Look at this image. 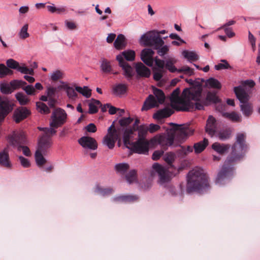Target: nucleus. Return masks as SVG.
<instances>
[{
  "label": "nucleus",
  "mask_w": 260,
  "mask_h": 260,
  "mask_svg": "<svg viewBox=\"0 0 260 260\" xmlns=\"http://www.w3.org/2000/svg\"><path fill=\"white\" fill-rule=\"evenodd\" d=\"M154 61L156 66L159 68L157 71L153 73V79L155 81H159L162 77L163 70L165 68V60L160 59L156 57L154 58Z\"/></svg>",
  "instance_id": "4be33fe9"
},
{
  "label": "nucleus",
  "mask_w": 260,
  "mask_h": 260,
  "mask_svg": "<svg viewBox=\"0 0 260 260\" xmlns=\"http://www.w3.org/2000/svg\"><path fill=\"white\" fill-rule=\"evenodd\" d=\"M67 114L60 108H56L52 113L49 125L55 129L63 125L67 121Z\"/></svg>",
  "instance_id": "1a4fd4ad"
},
{
  "label": "nucleus",
  "mask_w": 260,
  "mask_h": 260,
  "mask_svg": "<svg viewBox=\"0 0 260 260\" xmlns=\"http://www.w3.org/2000/svg\"><path fill=\"white\" fill-rule=\"evenodd\" d=\"M217 130V124L215 118L212 116H209L206 123V132L211 136L215 134Z\"/></svg>",
  "instance_id": "aec40b11"
},
{
  "label": "nucleus",
  "mask_w": 260,
  "mask_h": 260,
  "mask_svg": "<svg viewBox=\"0 0 260 260\" xmlns=\"http://www.w3.org/2000/svg\"><path fill=\"white\" fill-rule=\"evenodd\" d=\"M101 69L103 72L109 73L112 72V67L110 61L106 59L102 58L101 60Z\"/></svg>",
  "instance_id": "c9c22d12"
},
{
  "label": "nucleus",
  "mask_w": 260,
  "mask_h": 260,
  "mask_svg": "<svg viewBox=\"0 0 260 260\" xmlns=\"http://www.w3.org/2000/svg\"><path fill=\"white\" fill-rule=\"evenodd\" d=\"M196 86L201 87V98L199 100H193V101L196 102L195 104H194V109L199 110H203L204 109L205 105L207 106L210 103H216L219 102V99L216 95L211 92H208L206 98L205 99L204 98L202 94L203 89L201 85H198Z\"/></svg>",
  "instance_id": "9b49d317"
},
{
  "label": "nucleus",
  "mask_w": 260,
  "mask_h": 260,
  "mask_svg": "<svg viewBox=\"0 0 260 260\" xmlns=\"http://www.w3.org/2000/svg\"><path fill=\"white\" fill-rule=\"evenodd\" d=\"M208 144V139L204 138L203 141L194 143L193 148L196 153H200L202 152Z\"/></svg>",
  "instance_id": "7c9ffc66"
},
{
  "label": "nucleus",
  "mask_w": 260,
  "mask_h": 260,
  "mask_svg": "<svg viewBox=\"0 0 260 260\" xmlns=\"http://www.w3.org/2000/svg\"><path fill=\"white\" fill-rule=\"evenodd\" d=\"M206 85L210 88L220 89L221 85L220 83L216 79L210 78L206 81Z\"/></svg>",
  "instance_id": "4c0bfd02"
},
{
  "label": "nucleus",
  "mask_w": 260,
  "mask_h": 260,
  "mask_svg": "<svg viewBox=\"0 0 260 260\" xmlns=\"http://www.w3.org/2000/svg\"><path fill=\"white\" fill-rule=\"evenodd\" d=\"M171 124L173 127L169 132L153 137L150 140V144L153 145L158 144L163 149L167 150L168 147L173 145L175 140L181 143L194 133V129L188 124Z\"/></svg>",
  "instance_id": "f257e3e1"
},
{
  "label": "nucleus",
  "mask_w": 260,
  "mask_h": 260,
  "mask_svg": "<svg viewBox=\"0 0 260 260\" xmlns=\"http://www.w3.org/2000/svg\"><path fill=\"white\" fill-rule=\"evenodd\" d=\"M129 165L127 163L117 164L115 166V169L118 173L123 175L128 170Z\"/></svg>",
  "instance_id": "58836bf2"
},
{
  "label": "nucleus",
  "mask_w": 260,
  "mask_h": 260,
  "mask_svg": "<svg viewBox=\"0 0 260 260\" xmlns=\"http://www.w3.org/2000/svg\"><path fill=\"white\" fill-rule=\"evenodd\" d=\"M30 114V111L26 107H19L15 110L13 118L16 123H19L26 118Z\"/></svg>",
  "instance_id": "dca6fc26"
},
{
  "label": "nucleus",
  "mask_w": 260,
  "mask_h": 260,
  "mask_svg": "<svg viewBox=\"0 0 260 260\" xmlns=\"http://www.w3.org/2000/svg\"><path fill=\"white\" fill-rule=\"evenodd\" d=\"M28 24H25L20 29L18 32L19 37L22 40H24L29 37V34L28 32Z\"/></svg>",
  "instance_id": "37998d69"
},
{
  "label": "nucleus",
  "mask_w": 260,
  "mask_h": 260,
  "mask_svg": "<svg viewBox=\"0 0 260 260\" xmlns=\"http://www.w3.org/2000/svg\"><path fill=\"white\" fill-rule=\"evenodd\" d=\"M119 56L121 57L122 62H126L124 59L127 61H132L135 60V52L132 50H126L116 56V59L117 60Z\"/></svg>",
  "instance_id": "a878e982"
},
{
  "label": "nucleus",
  "mask_w": 260,
  "mask_h": 260,
  "mask_svg": "<svg viewBox=\"0 0 260 260\" xmlns=\"http://www.w3.org/2000/svg\"><path fill=\"white\" fill-rule=\"evenodd\" d=\"M140 43L145 46H150L154 48H158L164 45V41L156 30H152L143 34Z\"/></svg>",
  "instance_id": "423d86ee"
},
{
  "label": "nucleus",
  "mask_w": 260,
  "mask_h": 260,
  "mask_svg": "<svg viewBox=\"0 0 260 260\" xmlns=\"http://www.w3.org/2000/svg\"><path fill=\"white\" fill-rule=\"evenodd\" d=\"M157 50V53L160 56H164L169 51V47L167 45H162L158 48H154Z\"/></svg>",
  "instance_id": "13d9d810"
},
{
  "label": "nucleus",
  "mask_w": 260,
  "mask_h": 260,
  "mask_svg": "<svg viewBox=\"0 0 260 260\" xmlns=\"http://www.w3.org/2000/svg\"><path fill=\"white\" fill-rule=\"evenodd\" d=\"M113 191V189L111 188H103L99 185L96 186L95 189V192L104 196L111 194Z\"/></svg>",
  "instance_id": "ea45409f"
},
{
  "label": "nucleus",
  "mask_w": 260,
  "mask_h": 260,
  "mask_svg": "<svg viewBox=\"0 0 260 260\" xmlns=\"http://www.w3.org/2000/svg\"><path fill=\"white\" fill-rule=\"evenodd\" d=\"M59 87L66 91L68 97L70 99L75 100L77 98L78 94L75 89L68 83L62 82V84Z\"/></svg>",
  "instance_id": "b1692460"
},
{
  "label": "nucleus",
  "mask_w": 260,
  "mask_h": 260,
  "mask_svg": "<svg viewBox=\"0 0 260 260\" xmlns=\"http://www.w3.org/2000/svg\"><path fill=\"white\" fill-rule=\"evenodd\" d=\"M164 152L162 150L155 151L152 154V158L155 160H158L163 155Z\"/></svg>",
  "instance_id": "69168bd1"
},
{
  "label": "nucleus",
  "mask_w": 260,
  "mask_h": 260,
  "mask_svg": "<svg viewBox=\"0 0 260 260\" xmlns=\"http://www.w3.org/2000/svg\"><path fill=\"white\" fill-rule=\"evenodd\" d=\"M174 111L169 108H165L164 109L158 110L153 114V118L157 120H160L162 118L170 117Z\"/></svg>",
  "instance_id": "393cba45"
},
{
  "label": "nucleus",
  "mask_w": 260,
  "mask_h": 260,
  "mask_svg": "<svg viewBox=\"0 0 260 260\" xmlns=\"http://www.w3.org/2000/svg\"><path fill=\"white\" fill-rule=\"evenodd\" d=\"M117 61L123 71V75L127 78H132L134 75L133 68L127 62H122L121 56L118 57Z\"/></svg>",
  "instance_id": "412c9836"
},
{
  "label": "nucleus",
  "mask_w": 260,
  "mask_h": 260,
  "mask_svg": "<svg viewBox=\"0 0 260 260\" xmlns=\"http://www.w3.org/2000/svg\"><path fill=\"white\" fill-rule=\"evenodd\" d=\"M138 139H146L145 137L147 134L148 126L145 125H140L138 128Z\"/></svg>",
  "instance_id": "49530a36"
},
{
  "label": "nucleus",
  "mask_w": 260,
  "mask_h": 260,
  "mask_svg": "<svg viewBox=\"0 0 260 260\" xmlns=\"http://www.w3.org/2000/svg\"><path fill=\"white\" fill-rule=\"evenodd\" d=\"M43 152L37 150L35 153V160L38 166L42 167L46 162V159L43 156Z\"/></svg>",
  "instance_id": "e433bc0d"
},
{
  "label": "nucleus",
  "mask_w": 260,
  "mask_h": 260,
  "mask_svg": "<svg viewBox=\"0 0 260 260\" xmlns=\"http://www.w3.org/2000/svg\"><path fill=\"white\" fill-rule=\"evenodd\" d=\"M182 54L184 58H186L190 62L198 60L199 58L198 55L194 51L184 50Z\"/></svg>",
  "instance_id": "72a5a7b5"
},
{
  "label": "nucleus",
  "mask_w": 260,
  "mask_h": 260,
  "mask_svg": "<svg viewBox=\"0 0 260 260\" xmlns=\"http://www.w3.org/2000/svg\"><path fill=\"white\" fill-rule=\"evenodd\" d=\"M114 47L118 50L123 49L126 46L125 37L122 34L118 35L114 42Z\"/></svg>",
  "instance_id": "c756f323"
},
{
  "label": "nucleus",
  "mask_w": 260,
  "mask_h": 260,
  "mask_svg": "<svg viewBox=\"0 0 260 260\" xmlns=\"http://www.w3.org/2000/svg\"><path fill=\"white\" fill-rule=\"evenodd\" d=\"M176 158V155L173 152H168L164 156V160L170 166H172V164Z\"/></svg>",
  "instance_id": "09e8293b"
},
{
  "label": "nucleus",
  "mask_w": 260,
  "mask_h": 260,
  "mask_svg": "<svg viewBox=\"0 0 260 260\" xmlns=\"http://www.w3.org/2000/svg\"><path fill=\"white\" fill-rule=\"evenodd\" d=\"M154 54V52L151 49H144L141 53V59L146 65L151 67L154 60L153 58Z\"/></svg>",
  "instance_id": "a211bd4d"
},
{
  "label": "nucleus",
  "mask_w": 260,
  "mask_h": 260,
  "mask_svg": "<svg viewBox=\"0 0 260 260\" xmlns=\"http://www.w3.org/2000/svg\"><path fill=\"white\" fill-rule=\"evenodd\" d=\"M177 60L173 57H168L165 61V67L170 72L174 73L177 71V68L174 66V64Z\"/></svg>",
  "instance_id": "2f4dec72"
},
{
  "label": "nucleus",
  "mask_w": 260,
  "mask_h": 260,
  "mask_svg": "<svg viewBox=\"0 0 260 260\" xmlns=\"http://www.w3.org/2000/svg\"><path fill=\"white\" fill-rule=\"evenodd\" d=\"M19 160L23 167L28 168L30 167V164L28 159L22 156H19Z\"/></svg>",
  "instance_id": "680f3d73"
},
{
  "label": "nucleus",
  "mask_w": 260,
  "mask_h": 260,
  "mask_svg": "<svg viewBox=\"0 0 260 260\" xmlns=\"http://www.w3.org/2000/svg\"><path fill=\"white\" fill-rule=\"evenodd\" d=\"M120 140V129H116L112 124L108 129L107 134L104 137L102 143L109 149L114 147L117 140Z\"/></svg>",
  "instance_id": "9d476101"
},
{
  "label": "nucleus",
  "mask_w": 260,
  "mask_h": 260,
  "mask_svg": "<svg viewBox=\"0 0 260 260\" xmlns=\"http://www.w3.org/2000/svg\"><path fill=\"white\" fill-rule=\"evenodd\" d=\"M150 141L146 139H138L135 142H133L129 147V149L139 154H146L149 150Z\"/></svg>",
  "instance_id": "f8f14e48"
},
{
  "label": "nucleus",
  "mask_w": 260,
  "mask_h": 260,
  "mask_svg": "<svg viewBox=\"0 0 260 260\" xmlns=\"http://www.w3.org/2000/svg\"><path fill=\"white\" fill-rule=\"evenodd\" d=\"M120 129V135L121 132H123V141L124 146L127 148L131 147V145L133 143L132 140L133 131L132 128H119Z\"/></svg>",
  "instance_id": "6ab92c4d"
},
{
  "label": "nucleus",
  "mask_w": 260,
  "mask_h": 260,
  "mask_svg": "<svg viewBox=\"0 0 260 260\" xmlns=\"http://www.w3.org/2000/svg\"><path fill=\"white\" fill-rule=\"evenodd\" d=\"M153 171L156 172L159 177V183L163 184L170 180L167 170L158 163H154L152 166Z\"/></svg>",
  "instance_id": "2eb2a0df"
},
{
  "label": "nucleus",
  "mask_w": 260,
  "mask_h": 260,
  "mask_svg": "<svg viewBox=\"0 0 260 260\" xmlns=\"http://www.w3.org/2000/svg\"><path fill=\"white\" fill-rule=\"evenodd\" d=\"M85 129L87 132L89 133H95L97 130L95 125L92 123L88 124L85 127Z\"/></svg>",
  "instance_id": "774afa93"
},
{
  "label": "nucleus",
  "mask_w": 260,
  "mask_h": 260,
  "mask_svg": "<svg viewBox=\"0 0 260 260\" xmlns=\"http://www.w3.org/2000/svg\"><path fill=\"white\" fill-rule=\"evenodd\" d=\"M65 25L70 30H74L77 28V25L73 21L66 20L65 21Z\"/></svg>",
  "instance_id": "338daca9"
},
{
  "label": "nucleus",
  "mask_w": 260,
  "mask_h": 260,
  "mask_svg": "<svg viewBox=\"0 0 260 260\" xmlns=\"http://www.w3.org/2000/svg\"><path fill=\"white\" fill-rule=\"evenodd\" d=\"M133 121V119L131 117H126L121 119L119 123L121 126H125L129 124Z\"/></svg>",
  "instance_id": "052dcab7"
},
{
  "label": "nucleus",
  "mask_w": 260,
  "mask_h": 260,
  "mask_svg": "<svg viewBox=\"0 0 260 260\" xmlns=\"http://www.w3.org/2000/svg\"><path fill=\"white\" fill-rule=\"evenodd\" d=\"M26 85L25 81L20 80H13L10 82V85L12 87L13 90L23 87L24 85Z\"/></svg>",
  "instance_id": "a18cd8bd"
},
{
  "label": "nucleus",
  "mask_w": 260,
  "mask_h": 260,
  "mask_svg": "<svg viewBox=\"0 0 260 260\" xmlns=\"http://www.w3.org/2000/svg\"><path fill=\"white\" fill-rule=\"evenodd\" d=\"M214 68L216 70L219 71L222 70L231 69L232 67L226 60L221 59L220 60V62L214 66Z\"/></svg>",
  "instance_id": "79ce46f5"
},
{
  "label": "nucleus",
  "mask_w": 260,
  "mask_h": 260,
  "mask_svg": "<svg viewBox=\"0 0 260 260\" xmlns=\"http://www.w3.org/2000/svg\"><path fill=\"white\" fill-rule=\"evenodd\" d=\"M176 72H178V73L184 72L186 74H188L189 76L192 75L193 73V69L187 66L183 67L180 69L177 70Z\"/></svg>",
  "instance_id": "e2e57ef3"
},
{
  "label": "nucleus",
  "mask_w": 260,
  "mask_h": 260,
  "mask_svg": "<svg viewBox=\"0 0 260 260\" xmlns=\"http://www.w3.org/2000/svg\"><path fill=\"white\" fill-rule=\"evenodd\" d=\"M127 88V85L125 84L119 83L116 84L113 87V93L116 95L120 96L126 92Z\"/></svg>",
  "instance_id": "473e14b6"
},
{
  "label": "nucleus",
  "mask_w": 260,
  "mask_h": 260,
  "mask_svg": "<svg viewBox=\"0 0 260 260\" xmlns=\"http://www.w3.org/2000/svg\"><path fill=\"white\" fill-rule=\"evenodd\" d=\"M15 98L21 105H25L29 101L27 95L22 92L17 93L15 94Z\"/></svg>",
  "instance_id": "a19ab883"
},
{
  "label": "nucleus",
  "mask_w": 260,
  "mask_h": 260,
  "mask_svg": "<svg viewBox=\"0 0 260 260\" xmlns=\"http://www.w3.org/2000/svg\"><path fill=\"white\" fill-rule=\"evenodd\" d=\"M228 144H220L215 142L212 145V148L217 153L222 154L226 152L230 148Z\"/></svg>",
  "instance_id": "c85d7f7f"
},
{
  "label": "nucleus",
  "mask_w": 260,
  "mask_h": 260,
  "mask_svg": "<svg viewBox=\"0 0 260 260\" xmlns=\"http://www.w3.org/2000/svg\"><path fill=\"white\" fill-rule=\"evenodd\" d=\"M6 64L9 69L10 68L15 70H17L19 66L18 62L11 58L7 60Z\"/></svg>",
  "instance_id": "5fc2aeb1"
},
{
  "label": "nucleus",
  "mask_w": 260,
  "mask_h": 260,
  "mask_svg": "<svg viewBox=\"0 0 260 260\" xmlns=\"http://www.w3.org/2000/svg\"><path fill=\"white\" fill-rule=\"evenodd\" d=\"M245 136L244 134H238L237 136L236 142L233 145L231 154L228 157L223 166L218 172L216 178V183L221 185L224 183L225 180L228 179L233 174L234 168L230 165L232 162L240 160L243 157Z\"/></svg>",
  "instance_id": "f03ea898"
},
{
  "label": "nucleus",
  "mask_w": 260,
  "mask_h": 260,
  "mask_svg": "<svg viewBox=\"0 0 260 260\" xmlns=\"http://www.w3.org/2000/svg\"><path fill=\"white\" fill-rule=\"evenodd\" d=\"M13 71L4 64H0V78H2L8 75H12Z\"/></svg>",
  "instance_id": "de8ad7c7"
},
{
  "label": "nucleus",
  "mask_w": 260,
  "mask_h": 260,
  "mask_svg": "<svg viewBox=\"0 0 260 260\" xmlns=\"http://www.w3.org/2000/svg\"><path fill=\"white\" fill-rule=\"evenodd\" d=\"M75 90L87 98L91 96V90L87 86H84L83 88L80 86H76Z\"/></svg>",
  "instance_id": "c03bdc74"
},
{
  "label": "nucleus",
  "mask_w": 260,
  "mask_h": 260,
  "mask_svg": "<svg viewBox=\"0 0 260 260\" xmlns=\"http://www.w3.org/2000/svg\"><path fill=\"white\" fill-rule=\"evenodd\" d=\"M222 115L223 117L233 122H240L241 121V116L235 112H232L231 113L223 112Z\"/></svg>",
  "instance_id": "f704fd0d"
},
{
  "label": "nucleus",
  "mask_w": 260,
  "mask_h": 260,
  "mask_svg": "<svg viewBox=\"0 0 260 260\" xmlns=\"http://www.w3.org/2000/svg\"><path fill=\"white\" fill-rule=\"evenodd\" d=\"M126 181L131 183L136 180V171L135 170L130 171L125 176Z\"/></svg>",
  "instance_id": "603ef678"
},
{
  "label": "nucleus",
  "mask_w": 260,
  "mask_h": 260,
  "mask_svg": "<svg viewBox=\"0 0 260 260\" xmlns=\"http://www.w3.org/2000/svg\"><path fill=\"white\" fill-rule=\"evenodd\" d=\"M12 110V104L8 99L0 96V125Z\"/></svg>",
  "instance_id": "ddd939ff"
},
{
  "label": "nucleus",
  "mask_w": 260,
  "mask_h": 260,
  "mask_svg": "<svg viewBox=\"0 0 260 260\" xmlns=\"http://www.w3.org/2000/svg\"><path fill=\"white\" fill-rule=\"evenodd\" d=\"M231 136V132L230 131L225 129L222 130L218 132L217 134L218 138L222 141L225 140L229 139Z\"/></svg>",
  "instance_id": "864d4df0"
},
{
  "label": "nucleus",
  "mask_w": 260,
  "mask_h": 260,
  "mask_svg": "<svg viewBox=\"0 0 260 260\" xmlns=\"http://www.w3.org/2000/svg\"><path fill=\"white\" fill-rule=\"evenodd\" d=\"M38 129L41 131L44 132V135L53 136L56 133V131L51 126H50V127H38Z\"/></svg>",
  "instance_id": "6e6d98bb"
},
{
  "label": "nucleus",
  "mask_w": 260,
  "mask_h": 260,
  "mask_svg": "<svg viewBox=\"0 0 260 260\" xmlns=\"http://www.w3.org/2000/svg\"><path fill=\"white\" fill-rule=\"evenodd\" d=\"M9 142L11 145L16 148L18 151H22L23 154L29 156L31 153L28 147L23 146L26 144V139L25 135L23 132L17 133L14 134L9 137Z\"/></svg>",
  "instance_id": "6e6552de"
},
{
  "label": "nucleus",
  "mask_w": 260,
  "mask_h": 260,
  "mask_svg": "<svg viewBox=\"0 0 260 260\" xmlns=\"http://www.w3.org/2000/svg\"><path fill=\"white\" fill-rule=\"evenodd\" d=\"M160 127L159 125L151 123L148 126V130L150 133H153L160 129Z\"/></svg>",
  "instance_id": "0e129e2a"
},
{
  "label": "nucleus",
  "mask_w": 260,
  "mask_h": 260,
  "mask_svg": "<svg viewBox=\"0 0 260 260\" xmlns=\"http://www.w3.org/2000/svg\"><path fill=\"white\" fill-rule=\"evenodd\" d=\"M78 142L84 148L95 150L98 148V144L96 140L90 137H82L78 140Z\"/></svg>",
  "instance_id": "f3484780"
},
{
  "label": "nucleus",
  "mask_w": 260,
  "mask_h": 260,
  "mask_svg": "<svg viewBox=\"0 0 260 260\" xmlns=\"http://www.w3.org/2000/svg\"><path fill=\"white\" fill-rule=\"evenodd\" d=\"M0 166L7 168H10L12 166L9 154L6 150L0 152Z\"/></svg>",
  "instance_id": "cd10ccee"
},
{
  "label": "nucleus",
  "mask_w": 260,
  "mask_h": 260,
  "mask_svg": "<svg viewBox=\"0 0 260 260\" xmlns=\"http://www.w3.org/2000/svg\"><path fill=\"white\" fill-rule=\"evenodd\" d=\"M23 89L25 91L27 95H35L36 94L35 87L32 85H24L23 87Z\"/></svg>",
  "instance_id": "bf43d9fd"
},
{
  "label": "nucleus",
  "mask_w": 260,
  "mask_h": 260,
  "mask_svg": "<svg viewBox=\"0 0 260 260\" xmlns=\"http://www.w3.org/2000/svg\"><path fill=\"white\" fill-rule=\"evenodd\" d=\"M153 93L154 95L150 94L145 100L141 109L142 111H147L158 107L159 104H162L165 102L166 97L162 90L153 87Z\"/></svg>",
  "instance_id": "39448f33"
},
{
  "label": "nucleus",
  "mask_w": 260,
  "mask_h": 260,
  "mask_svg": "<svg viewBox=\"0 0 260 260\" xmlns=\"http://www.w3.org/2000/svg\"><path fill=\"white\" fill-rule=\"evenodd\" d=\"M138 200V197L134 195H121L114 197L113 201L117 202H133Z\"/></svg>",
  "instance_id": "bb28decb"
},
{
  "label": "nucleus",
  "mask_w": 260,
  "mask_h": 260,
  "mask_svg": "<svg viewBox=\"0 0 260 260\" xmlns=\"http://www.w3.org/2000/svg\"><path fill=\"white\" fill-rule=\"evenodd\" d=\"M209 188L208 176L201 168H197L189 172L187 175L186 191L202 192Z\"/></svg>",
  "instance_id": "20e7f679"
},
{
  "label": "nucleus",
  "mask_w": 260,
  "mask_h": 260,
  "mask_svg": "<svg viewBox=\"0 0 260 260\" xmlns=\"http://www.w3.org/2000/svg\"><path fill=\"white\" fill-rule=\"evenodd\" d=\"M0 88L1 92L4 94H10L13 91L10 83H2L0 85Z\"/></svg>",
  "instance_id": "3c124183"
},
{
  "label": "nucleus",
  "mask_w": 260,
  "mask_h": 260,
  "mask_svg": "<svg viewBox=\"0 0 260 260\" xmlns=\"http://www.w3.org/2000/svg\"><path fill=\"white\" fill-rule=\"evenodd\" d=\"M135 68L137 74L140 77L148 78L151 74L150 69L141 62L136 64Z\"/></svg>",
  "instance_id": "5701e85b"
},
{
  "label": "nucleus",
  "mask_w": 260,
  "mask_h": 260,
  "mask_svg": "<svg viewBox=\"0 0 260 260\" xmlns=\"http://www.w3.org/2000/svg\"><path fill=\"white\" fill-rule=\"evenodd\" d=\"M37 108L38 110L42 114H48L50 113V110L47 106L42 102H37Z\"/></svg>",
  "instance_id": "8fccbe9b"
},
{
  "label": "nucleus",
  "mask_w": 260,
  "mask_h": 260,
  "mask_svg": "<svg viewBox=\"0 0 260 260\" xmlns=\"http://www.w3.org/2000/svg\"><path fill=\"white\" fill-rule=\"evenodd\" d=\"M234 92L241 103L240 108L243 114L247 117L250 116L252 113V108L251 105L248 103L249 95L241 86L235 87Z\"/></svg>",
  "instance_id": "0eeeda50"
},
{
  "label": "nucleus",
  "mask_w": 260,
  "mask_h": 260,
  "mask_svg": "<svg viewBox=\"0 0 260 260\" xmlns=\"http://www.w3.org/2000/svg\"><path fill=\"white\" fill-rule=\"evenodd\" d=\"M63 73L60 70H56L53 72L51 75V79L55 81L63 78Z\"/></svg>",
  "instance_id": "4d7b16f0"
},
{
  "label": "nucleus",
  "mask_w": 260,
  "mask_h": 260,
  "mask_svg": "<svg viewBox=\"0 0 260 260\" xmlns=\"http://www.w3.org/2000/svg\"><path fill=\"white\" fill-rule=\"evenodd\" d=\"M201 89L199 86H193L183 90L182 95L179 96L180 90L176 88L171 94L172 107L178 111H191L194 109L193 100H199Z\"/></svg>",
  "instance_id": "7ed1b4c3"
},
{
  "label": "nucleus",
  "mask_w": 260,
  "mask_h": 260,
  "mask_svg": "<svg viewBox=\"0 0 260 260\" xmlns=\"http://www.w3.org/2000/svg\"><path fill=\"white\" fill-rule=\"evenodd\" d=\"M52 136L51 135H43L39 140L37 150L43 152L44 155L47 154L48 150L52 146Z\"/></svg>",
  "instance_id": "4468645a"
}]
</instances>
